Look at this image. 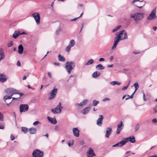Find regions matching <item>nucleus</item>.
Instances as JSON below:
<instances>
[{"label":"nucleus","instance_id":"nucleus-59","mask_svg":"<svg viewBox=\"0 0 157 157\" xmlns=\"http://www.w3.org/2000/svg\"><path fill=\"white\" fill-rule=\"evenodd\" d=\"M113 56H111L109 58V59L111 61H112L113 59Z\"/></svg>","mask_w":157,"mask_h":157},{"label":"nucleus","instance_id":"nucleus-36","mask_svg":"<svg viewBox=\"0 0 157 157\" xmlns=\"http://www.w3.org/2000/svg\"><path fill=\"white\" fill-rule=\"evenodd\" d=\"M72 48L71 47L68 45L66 47V48L65 50L67 52H69L71 50V49Z\"/></svg>","mask_w":157,"mask_h":157},{"label":"nucleus","instance_id":"nucleus-52","mask_svg":"<svg viewBox=\"0 0 157 157\" xmlns=\"http://www.w3.org/2000/svg\"><path fill=\"white\" fill-rule=\"evenodd\" d=\"M54 129L56 130H57V131L59 130V127L58 126H56L55 127Z\"/></svg>","mask_w":157,"mask_h":157},{"label":"nucleus","instance_id":"nucleus-56","mask_svg":"<svg viewBox=\"0 0 157 157\" xmlns=\"http://www.w3.org/2000/svg\"><path fill=\"white\" fill-rule=\"evenodd\" d=\"M132 52L133 53H134L135 55H136V54H139L140 53V52H136L133 51Z\"/></svg>","mask_w":157,"mask_h":157},{"label":"nucleus","instance_id":"nucleus-35","mask_svg":"<svg viewBox=\"0 0 157 157\" xmlns=\"http://www.w3.org/2000/svg\"><path fill=\"white\" fill-rule=\"evenodd\" d=\"M99 103V101H97L96 100H94L93 101L92 105L93 106H96L98 105V104Z\"/></svg>","mask_w":157,"mask_h":157},{"label":"nucleus","instance_id":"nucleus-49","mask_svg":"<svg viewBox=\"0 0 157 157\" xmlns=\"http://www.w3.org/2000/svg\"><path fill=\"white\" fill-rule=\"evenodd\" d=\"M153 110L156 113H157V105L154 108Z\"/></svg>","mask_w":157,"mask_h":157},{"label":"nucleus","instance_id":"nucleus-29","mask_svg":"<svg viewBox=\"0 0 157 157\" xmlns=\"http://www.w3.org/2000/svg\"><path fill=\"white\" fill-rule=\"evenodd\" d=\"M58 59L59 61H61L64 62L65 61V58L62 56H61L60 54H59L58 56Z\"/></svg>","mask_w":157,"mask_h":157},{"label":"nucleus","instance_id":"nucleus-3","mask_svg":"<svg viewBox=\"0 0 157 157\" xmlns=\"http://www.w3.org/2000/svg\"><path fill=\"white\" fill-rule=\"evenodd\" d=\"M75 66V64L73 61H67L65 63V68L68 73L70 74Z\"/></svg>","mask_w":157,"mask_h":157},{"label":"nucleus","instance_id":"nucleus-31","mask_svg":"<svg viewBox=\"0 0 157 157\" xmlns=\"http://www.w3.org/2000/svg\"><path fill=\"white\" fill-rule=\"evenodd\" d=\"M21 129L22 131L25 134L27 133L28 130L27 128L25 127H22Z\"/></svg>","mask_w":157,"mask_h":157},{"label":"nucleus","instance_id":"nucleus-44","mask_svg":"<svg viewBox=\"0 0 157 157\" xmlns=\"http://www.w3.org/2000/svg\"><path fill=\"white\" fill-rule=\"evenodd\" d=\"M13 43L12 41H10V43H9L7 44V46L8 47H10L12 45Z\"/></svg>","mask_w":157,"mask_h":157},{"label":"nucleus","instance_id":"nucleus-14","mask_svg":"<svg viewBox=\"0 0 157 157\" xmlns=\"http://www.w3.org/2000/svg\"><path fill=\"white\" fill-rule=\"evenodd\" d=\"M72 131L74 135L76 137L79 136L80 131L77 128H74L72 129Z\"/></svg>","mask_w":157,"mask_h":157},{"label":"nucleus","instance_id":"nucleus-23","mask_svg":"<svg viewBox=\"0 0 157 157\" xmlns=\"http://www.w3.org/2000/svg\"><path fill=\"white\" fill-rule=\"evenodd\" d=\"M124 143L123 140H122L116 144L113 145L112 147H121L124 145Z\"/></svg>","mask_w":157,"mask_h":157},{"label":"nucleus","instance_id":"nucleus-18","mask_svg":"<svg viewBox=\"0 0 157 157\" xmlns=\"http://www.w3.org/2000/svg\"><path fill=\"white\" fill-rule=\"evenodd\" d=\"M47 119L51 123L55 124L57 123V121L55 118H52L49 117H47Z\"/></svg>","mask_w":157,"mask_h":157},{"label":"nucleus","instance_id":"nucleus-4","mask_svg":"<svg viewBox=\"0 0 157 157\" xmlns=\"http://www.w3.org/2000/svg\"><path fill=\"white\" fill-rule=\"evenodd\" d=\"M5 92L6 94L12 96L14 94H19L17 90L13 88H7L5 90Z\"/></svg>","mask_w":157,"mask_h":157},{"label":"nucleus","instance_id":"nucleus-43","mask_svg":"<svg viewBox=\"0 0 157 157\" xmlns=\"http://www.w3.org/2000/svg\"><path fill=\"white\" fill-rule=\"evenodd\" d=\"M135 92H134L132 94L131 96H129V97H128V98H126L125 100H127L129 98H132L133 97V96Z\"/></svg>","mask_w":157,"mask_h":157},{"label":"nucleus","instance_id":"nucleus-37","mask_svg":"<svg viewBox=\"0 0 157 157\" xmlns=\"http://www.w3.org/2000/svg\"><path fill=\"white\" fill-rule=\"evenodd\" d=\"M0 121H3V115L0 112Z\"/></svg>","mask_w":157,"mask_h":157},{"label":"nucleus","instance_id":"nucleus-2","mask_svg":"<svg viewBox=\"0 0 157 157\" xmlns=\"http://www.w3.org/2000/svg\"><path fill=\"white\" fill-rule=\"evenodd\" d=\"M130 18H133L136 22L142 20L144 17V13L136 12L130 15Z\"/></svg>","mask_w":157,"mask_h":157},{"label":"nucleus","instance_id":"nucleus-46","mask_svg":"<svg viewBox=\"0 0 157 157\" xmlns=\"http://www.w3.org/2000/svg\"><path fill=\"white\" fill-rule=\"evenodd\" d=\"M109 100H110V99L109 98H105L102 100V101H109Z\"/></svg>","mask_w":157,"mask_h":157},{"label":"nucleus","instance_id":"nucleus-17","mask_svg":"<svg viewBox=\"0 0 157 157\" xmlns=\"http://www.w3.org/2000/svg\"><path fill=\"white\" fill-rule=\"evenodd\" d=\"M112 132V129L111 128L109 127L107 128H106V133L105 135V137L107 138H109V136L111 134Z\"/></svg>","mask_w":157,"mask_h":157},{"label":"nucleus","instance_id":"nucleus-40","mask_svg":"<svg viewBox=\"0 0 157 157\" xmlns=\"http://www.w3.org/2000/svg\"><path fill=\"white\" fill-rule=\"evenodd\" d=\"M18 94L20 95L19 97L17 98H14V97L12 98L13 100H14L16 99H17L19 98L21 96H22L23 95V94L22 93H19V94Z\"/></svg>","mask_w":157,"mask_h":157},{"label":"nucleus","instance_id":"nucleus-7","mask_svg":"<svg viewBox=\"0 0 157 157\" xmlns=\"http://www.w3.org/2000/svg\"><path fill=\"white\" fill-rule=\"evenodd\" d=\"M43 151L38 149H36L33 151L32 156L33 157H43Z\"/></svg>","mask_w":157,"mask_h":157},{"label":"nucleus","instance_id":"nucleus-64","mask_svg":"<svg viewBox=\"0 0 157 157\" xmlns=\"http://www.w3.org/2000/svg\"><path fill=\"white\" fill-rule=\"evenodd\" d=\"M149 157H157V155H151Z\"/></svg>","mask_w":157,"mask_h":157},{"label":"nucleus","instance_id":"nucleus-55","mask_svg":"<svg viewBox=\"0 0 157 157\" xmlns=\"http://www.w3.org/2000/svg\"><path fill=\"white\" fill-rule=\"evenodd\" d=\"M48 74L50 78H52V75L51 74L50 72H48Z\"/></svg>","mask_w":157,"mask_h":157},{"label":"nucleus","instance_id":"nucleus-15","mask_svg":"<svg viewBox=\"0 0 157 157\" xmlns=\"http://www.w3.org/2000/svg\"><path fill=\"white\" fill-rule=\"evenodd\" d=\"M99 117L97 120V124L98 126H100L102 124L103 117L102 115H100Z\"/></svg>","mask_w":157,"mask_h":157},{"label":"nucleus","instance_id":"nucleus-6","mask_svg":"<svg viewBox=\"0 0 157 157\" xmlns=\"http://www.w3.org/2000/svg\"><path fill=\"white\" fill-rule=\"evenodd\" d=\"M61 103L59 102L56 108L51 109V111L54 114L60 113L61 112Z\"/></svg>","mask_w":157,"mask_h":157},{"label":"nucleus","instance_id":"nucleus-62","mask_svg":"<svg viewBox=\"0 0 157 157\" xmlns=\"http://www.w3.org/2000/svg\"><path fill=\"white\" fill-rule=\"evenodd\" d=\"M121 84V83L116 81V85H120Z\"/></svg>","mask_w":157,"mask_h":157},{"label":"nucleus","instance_id":"nucleus-20","mask_svg":"<svg viewBox=\"0 0 157 157\" xmlns=\"http://www.w3.org/2000/svg\"><path fill=\"white\" fill-rule=\"evenodd\" d=\"M5 56L4 50L2 48H0V61L5 58Z\"/></svg>","mask_w":157,"mask_h":157},{"label":"nucleus","instance_id":"nucleus-30","mask_svg":"<svg viewBox=\"0 0 157 157\" xmlns=\"http://www.w3.org/2000/svg\"><path fill=\"white\" fill-rule=\"evenodd\" d=\"M75 41L74 40L72 39L70 40L69 45L72 47L75 45Z\"/></svg>","mask_w":157,"mask_h":157},{"label":"nucleus","instance_id":"nucleus-33","mask_svg":"<svg viewBox=\"0 0 157 157\" xmlns=\"http://www.w3.org/2000/svg\"><path fill=\"white\" fill-rule=\"evenodd\" d=\"M133 86H134L135 88V90L134 92H136L137 90L139 88V85L138 83L136 82L134 84Z\"/></svg>","mask_w":157,"mask_h":157},{"label":"nucleus","instance_id":"nucleus-10","mask_svg":"<svg viewBox=\"0 0 157 157\" xmlns=\"http://www.w3.org/2000/svg\"><path fill=\"white\" fill-rule=\"evenodd\" d=\"M57 89L56 88H54L52 90L50 93V95L49 97V100H52L53 99L56 97V94L57 93Z\"/></svg>","mask_w":157,"mask_h":157},{"label":"nucleus","instance_id":"nucleus-34","mask_svg":"<svg viewBox=\"0 0 157 157\" xmlns=\"http://www.w3.org/2000/svg\"><path fill=\"white\" fill-rule=\"evenodd\" d=\"M12 98V96L10 95H5L3 97V99L4 101H6V100L9 99H10Z\"/></svg>","mask_w":157,"mask_h":157},{"label":"nucleus","instance_id":"nucleus-13","mask_svg":"<svg viewBox=\"0 0 157 157\" xmlns=\"http://www.w3.org/2000/svg\"><path fill=\"white\" fill-rule=\"evenodd\" d=\"M123 128V123L122 121H121L117 125V129L116 131V133L117 134H119Z\"/></svg>","mask_w":157,"mask_h":157},{"label":"nucleus","instance_id":"nucleus-38","mask_svg":"<svg viewBox=\"0 0 157 157\" xmlns=\"http://www.w3.org/2000/svg\"><path fill=\"white\" fill-rule=\"evenodd\" d=\"M109 83L111 85L114 86L116 85V81L111 82H109Z\"/></svg>","mask_w":157,"mask_h":157},{"label":"nucleus","instance_id":"nucleus-53","mask_svg":"<svg viewBox=\"0 0 157 157\" xmlns=\"http://www.w3.org/2000/svg\"><path fill=\"white\" fill-rule=\"evenodd\" d=\"M17 65L18 66H20L21 65V64L20 62L19 61H18L17 63Z\"/></svg>","mask_w":157,"mask_h":157},{"label":"nucleus","instance_id":"nucleus-21","mask_svg":"<svg viewBox=\"0 0 157 157\" xmlns=\"http://www.w3.org/2000/svg\"><path fill=\"white\" fill-rule=\"evenodd\" d=\"M30 133L32 134H35L36 133L37 129L34 128H31L29 129Z\"/></svg>","mask_w":157,"mask_h":157},{"label":"nucleus","instance_id":"nucleus-50","mask_svg":"<svg viewBox=\"0 0 157 157\" xmlns=\"http://www.w3.org/2000/svg\"><path fill=\"white\" fill-rule=\"evenodd\" d=\"M152 122L154 123H156L157 122V120L156 118L153 119L152 120Z\"/></svg>","mask_w":157,"mask_h":157},{"label":"nucleus","instance_id":"nucleus-39","mask_svg":"<svg viewBox=\"0 0 157 157\" xmlns=\"http://www.w3.org/2000/svg\"><path fill=\"white\" fill-rule=\"evenodd\" d=\"M139 128H140V125H139V124H137L136 125V126H135V132L137 131L138 130V129H139Z\"/></svg>","mask_w":157,"mask_h":157},{"label":"nucleus","instance_id":"nucleus-9","mask_svg":"<svg viewBox=\"0 0 157 157\" xmlns=\"http://www.w3.org/2000/svg\"><path fill=\"white\" fill-rule=\"evenodd\" d=\"M124 145L128 141L132 143H134L136 142L135 137L134 136H130L128 138H124L123 140Z\"/></svg>","mask_w":157,"mask_h":157},{"label":"nucleus","instance_id":"nucleus-27","mask_svg":"<svg viewBox=\"0 0 157 157\" xmlns=\"http://www.w3.org/2000/svg\"><path fill=\"white\" fill-rule=\"evenodd\" d=\"M96 69L99 70H102L104 69V67L101 64L98 65L96 66Z\"/></svg>","mask_w":157,"mask_h":157},{"label":"nucleus","instance_id":"nucleus-60","mask_svg":"<svg viewBox=\"0 0 157 157\" xmlns=\"http://www.w3.org/2000/svg\"><path fill=\"white\" fill-rule=\"evenodd\" d=\"M153 29L154 31H156L157 29V27L156 26H154L153 27Z\"/></svg>","mask_w":157,"mask_h":157},{"label":"nucleus","instance_id":"nucleus-24","mask_svg":"<svg viewBox=\"0 0 157 157\" xmlns=\"http://www.w3.org/2000/svg\"><path fill=\"white\" fill-rule=\"evenodd\" d=\"M19 35L20 31H15L13 34L12 37L14 39H16Z\"/></svg>","mask_w":157,"mask_h":157},{"label":"nucleus","instance_id":"nucleus-41","mask_svg":"<svg viewBox=\"0 0 157 157\" xmlns=\"http://www.w3.org/2000/svg\"><path fill=\"white\" fill-rule=\"evenodd\" d=\"M61 31V30L60 29H59L58 30H57L56 32V35H58L60 33V32Z\"/></svg>","mask_w":157,"mask_h":157},{"label":"nucleus","instance_id":"nucleus-57","mask_svg":"<svg viewBox=\"0 0 157 157\" xmlns=\"http://www.w3.org/2000/svg\"><path fill=\"white\" fill-rule=\"evenodd\" d=\"M20 35H25V34H27V33H26L25 32H23L22 33H21L20 32Z\"/></svg>","mask_w":157,"mask_h":157},{"label":"nucleus","instance_id":"nucleus-25","mask_svg":"<svg viewBox=\"0 0 157 157\" xmlns=\"http://www.w3.org/2000/svg\"><path fill=\"white\" fill-rule=\"evenodd\" d=\"M94 63V60L93 59H90L85 64V66H88L93 64Z\"/></svg>","mask_w":157,"mask_h":157},{"label":"nucleus","instance_id":"nucleus-26","mask_svg":"<svg viewBox=\"0 0 157 157\" xmlns=\"http://www.w3.org/2000/svg\"><path fill=\"white\" fill-rule=\"evenodd\" d=\"M100 75V73H98L97 71L94 72L92 75V76L94 78H96Z\"/></svg>","mask_w":157,"mask_h":157},{"label":"nucleus","instance_id":"nucleus-32","mask_svg":"<svg viewBox=\"0 0 157 157\" xmlns=\"http://www.w3.org/2000/svg\"><path fill=\"white\" fill-rule=\"evenodd\" d=\"M121 25H118L115 27L114 29L112 30V32L114 33L117 31L121 27Z\"/></svg>","mask_w":157,"mask_h":157},{"label":"nucleus","instance_id":"nucleus-19","mask_svg":"<svg viewBox=\"0 0 157 157\" xmlns=\"http://www.w3.org/2000/svg\"><path fill=\"white\" fill-rule=\"evenodd\" d=\"M7 78L6 77L5 75L3 74H0V81L2 82H4L6 81Z\"/></svg>","mask_w":157,"mask_h":157},{"label":"nucleus","instance_id":"nucleus-28","mask_svg":"<svg viewBox=\"0 0 157 157\" xmlns=\"http://www.w3.org/2000/svg\"><path fill=\"white\" fill-rule=\"evenodd\" d=\"M90 109V108L89 107H86L83 110V114H85L89 112Z\"/></svg>","mask_w":157,"mask_h":157},{"label":"nucleus","instance_id":"nucleus-61","mask_svg":"<svg viewBox=\"0 0 157 157\" xmlns=\"http://www.w3.org/2000/svg\"><path fill=\"white\" fill-rule=\"evenodd\" d=\"M4 128V126L2 125H0V129H3Z\"/></svg>","mask_w":157,"mask_h":157},{"label":"nucleus","instance_id":"nucleus-63","mask_svg":"<svg viewBox=\"0 0 157 157\" xmlns=\"http://www.w3.org/2000/svg\"><path fill=\"white\" fill-rule=\"evenodd\" d=\"M54 64L58 66H59V63H55Z\"/></svg>","mask_w":157,"mask_h":157},{"label":"nucleus","instance_id":"nucleus-5","mask_svg":"<svg viewBox=\"0 0 157 157\" xmlns=\"http://www.w3.org/2000/svg\"><path fill=\"white\" fill-rule=\"evenodd\" d=\"M156 8H155L152 11L151 13L147 17V20L148 21H152L156 19Z\"/></svg>","mask_w":157,"mask_h":157},{"label":"nucleus","instance_id":"nucleus-22","mask_svg":"<svg viewBox=\"0 0 157 157\" xmlns=\"http://www.w3.org/2000/svg\"><path fill=\"white\" fill-rule=\"evenodd\" d=\"M18 52L20 54H22L23 50L24 48L21 44L19 45L18 47Z\"/></svg>","mask_w":157,"mask_h":157},{"label":"nucleus","instance_id":"nucleus-58","mask_svg":"<svg viewBox=\"0 0 157 157\" xmlns=\"http://www.w3.org/2000/svg\"><path fill=\"white\" fill-rule=\"evenodd\" d=\"M113 64H112L111 65H108L107 67L109 68V67H113Z\"/></svg>","mask_w":157,"mask_h":157},{"label":"nucleus","instance_id":"nucleus-45","mask_svg":"<svg viewBox=\"0 0 157 157\" xmlns=\"http://www.w3.org/2000/svg\"><path fill=\"white\" fill-rule=\"evenodd\" d=\"M39 123H40V122L38 121H36L34 122L33 123V125L34 126H35V125H36L38 124Z\"/></svg>","mask_w":157,"mask_h":157},{"label":"nucleus","instance_id":"nucleus-47","mask_svg":"<svg viewBox=\"0 0 157 157\" xmlns=\"http://www.w3.org/2000/svg\"><path fill=\"white\" fill-rule=\"evenodd\" d=\"M79 17H76L74 18L73 19H71L70 20V21H76L78 19Z\"/></svg>","mask_w":157,"mask_h":157},{"label":"nucleus","instance_id":"nucleus-16","mask_svg":"<svg viewBox=\"0 0 157 157\" xmlns=\"http://www.w3.org/2000/svg\"><path fill=\"white\" fill-rule=\"evenodd\" d=\"M88 101V100L87 99L84 100L79 103L75 104V106L76 107H77L78 106H82L83 105H85L87 104Z\"/></svg>","mask_w":157,"mask_h":157},{"label":"nucleus","instance_id":"nucleus-1","mask_svg":"<svg viewBox=\"0 0 157 157\" xmlns=\"http://www.w3.org/2000/svg\"><path fill=\"white\" fill-rule=\"evenodd\" d=\"M117 36L114 38V44L112 47V49H114L117 46V45L121 40H123L128 39L127 33L124 30H122L116 34Z\"/></svg>","mask_w":157,"mask_h":157},{"label":"nucleus","instance_id":"nucleus-51","mask_svg":"<svg viewBox=\"0 0 157 157\" xmlns=\"http://www.w3.org/2000/svg\"><path fill=\"white\" fill-rule=\"evenodd\" d=\"M15 139V137L13 135H11L10 136V139L12 140H13Z\"/></svg>","mask_w":157,"mask_h":157},{"label":"nucleus","instance_id":"nucleus-48","mask_svg":"<svg viewBox=\"0 0 157 157\" xmlns=\"http://www.w3.org/2000/svg\"><path fill=\"white\" fill-rule=\"evenodd\" d=\"M128 88V86H124V87H123L122 89V90H126L127 88Z\"/></svg>","mask_w":157,"mask_h":157},{"label":"nucleus","instance_id":"nucleus-12","mask_svg":"<svg viewBox=\"0 0 157 157\" xmlns=\"http://www.w3.org/2000/svg\"><path fill=\"white\" fill-rule=\"evenodd\" d=\"M95 155V154L94 152L93 149L92 148L90 147L87 152V157H93Z\"/></svg>","mask_w":157,"mask_h":157},{"label":"nucleus","instance_id":"nucleus-11","mask_svg":"<svg viewBox=\"0 0 157 157\" xmlns=\"http://www.w3.org/2000/svg\"><path fill=\"white\" fill-rule=\"evenodd\" d=\"M29 109V106L27 104H21L20 106V111L21 113L22 112H25L28 111Z\"/></svg>","mask_w":157,"mask_h":157},{"label":"nucleus","instance_id":"nucleus-54","mask_svg":"<svg viewBox=\"0 0 157 157\" xmlns=\"http://www.w3.org/2000/svg\"><path fill=\"white\" fill-rule=\"evenodd\" d=\"M105 60V59L104 58H101L99 59V61L100 62L103 61Z\"/></svg>","mask_w":157,"mask_h":157},{"label":"nucleus","instance_id":"nucleus-42","mask_svg":"<svg viewBox=\"0 0 157 157\" xmlns=\"http://www.w3.org/2000/svg\"><path fill=\"white\" fill-rule=\"evenodd\" d=\"M137 2H144V1L143 0L141 1H140V0H133V1L131 2V4H132Z\"/></svg>","mask_w":157,"mask_h":157},{"label":"nucleus","instance_id":"nucleus-8","mask_svg":"<svg viewBox=\"0 0 157 157\" xmlns=\"http://www.w3.org/2000/svg\"><path fill=\"white\" fill-rule=\"evenodd\" d=\"M32 16L35 19L36 24L39 25L40 23V17L39 13L37 12L33 13L32 14Z\"/></svg>","mask_w":157,"mask_h":157}]
</instances>
